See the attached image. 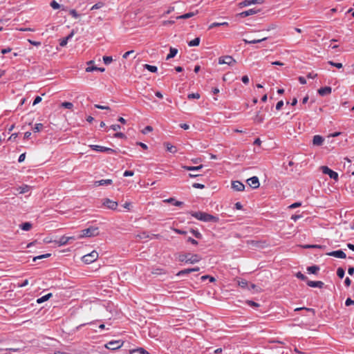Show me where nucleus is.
<instances>
[{
  "mask_svg": "<svg viewBox=\"0 0 354 354\" xmlns=\"http://www.w3.org/2000/svg\"><path fill=\"white\" fill-rule=\"evenodd\" d=\"M52 295H53L52 293H48L47 295H45L42 296L41 297L38 298L37 299V302L38 304H41L44 301L48 300L52 297Z\"/></svg>",
  "mask_w": 354,
  "mask_h": 354,
  "instance_id": "c85d7f7f",
  "label": "nucleus"
},
{
  "mask_svg": "<svg viewBox=\"0 0 354 354\" xmlns=\"http://www.w3.org/2000/svg\"><path fill=\"white\" fill-rule=\"evenodd\" d=\"M192 187L196 189H203L205 187V185L201 183H194L192 185Z\"/></svg>",
  "mask_w": 354,
  "mask_h": 354,
  "instance_id": "0e129e2a",
  "label": "nucleus"
},
{
  "mask_svg": "<svg viewBox=\"0 0 354 354\" xmlns=\"http://www.w3.org/2000/svg\"><path fill=\"white\" fill-rule=\"evenodd\" d=\"M245 303L247 304H248L250 306L253 307V308H257L260 306L259 304H258L254 301H252V300H247L245 301Z\"/></svg>",
  "mask_w": 354,
  "mask_h": 354,
  "instance_id": "49530a36",
  "label": "nucleus"
},
{
  "mask_svg": "<svg viewBox=\"0 0 354 354\" xmlns=\"http://www.w3.org/2000/svg\"><path fill=\"white\" fill-rule=\"evenodd\" d=\"M304 248L309 249V248H319V249H324L326 245H305L303 246Z\"/></svg>",
  "mask_w": 354,
  "mask_h": 354,
  "instance_id": "c9c22d12",
  "label": "nucleus"
},
{
  "mask_svg": "<svg viewBox=\"0 0 354 354\" xmlns=\"http://www.w3.org/2000/svg\"><path fill=\"white\" fill-rule=\"evenodd\" d=\"M122 346V342L120 341H111L106 344V347L110 350H115Z\"/></svg>",
  "mask_w": 354,
  "mask_h": 354,
  "instance_id": "9d476101",
  "label": "nucleus"
},
{
  "mask_svg": "<svg viewBox=\"0 0 354 354\" xmlns=\"http://www.w3.org/2000/svg\"><path fill=\"white\" fill-rule=\"evenodd\" d=\"M144 68L147 69L149 71H150L151 73H156L158 71L157 66L149 65V64H145Z\"/></svg>",
  "mask_w": 354,
  "mask_h": 354,
  "instance_id": "f704fd0d",
  "label": "nucleus"
},
{
  "mask_svg": "<svg viewBox=\"0 0 354 354\" xmlns=\"http://www.w3.org/2000/svg\"><path fill=\"white\" fill-rule=\"evenodd\" d=\"M131 354H150L148 351H147L143 348H138L137 349H134L130 351Z\"/></svg>",
  "mask_w": 354,
  "mask_h": 354,
  "instance_id": "bb28decb",
  "label": "nucleus"
},
{
  "mask_svg": "<svg viewBox=\"0 0 354 354\" xmlns=\"http://www.w3.org/2000/svg\"><path fill=\"white\" fill-rule=\"evenodd\" d=\"M175 257L179 262L190 264L198 263L202 259L199 254L190 252H178L175 254Z\"/></svg>",
  "mask_w": 354,
  "mask_h": 354,
  "instance_id": "f257e3e1",
  "label": "nucleus"
},
{
  "mask_svg": "<svg viewBox=\"0 0 354 354\" xmlns=\"http://www.w3.org/2000/svg\"><path fill=\"white\" fill-rule=\"evenodd\" d=\"M9 55L8 56H3V57H1V58L3 59H6V58H9L10 59H12L13 57H15L18 55L17 53H8Z\"/></svg>",
  "mask_w": 354,
  "mask_h": 354,
  "instance_id": "4d7b16f0",
  "label": "nucleus"
},
{
  "mask_svg": "<svg viewBox=\"0 0 354 354\" xmlns=\"http://www.w3.org/2000/svg\"><path fill=\"white\" fill-rule=\"evenodd\" d=\"M32 227V225L30 222H25L19 225V227L24 231H29Z\"/></svg>",
  "mask_w": 354,
  "mask_h": 354,
  "instance_id": "a878e982",
  "label": "nucleus"
},
{
  "mask_svg": "<svg viewBox=\"0 0 354 354\" xmlns=\"http://www.w3.org/2000/svg\"><path fill=\"white\" fill-rule=\"evenodd\" d=\"M264 3V0H245L239 3L240 8L248 6L252 4H262Z\"/></svg>",
  "mask_w": 354,
  "mask_h": 354,
  "instance_id": "1a4fd4ad",
  "label": "nucleus"
},
{
  "mask_svg": "<svg viewBox=\"0 0 354 354\" xmlns=\"http://www.w3.org/2000/svg\"><path fill=\"white\" fill-rule=\"evenodd\" d=\"M94 106L97 109H102V110H110V107L108 106H102V105H100V104H95Z\"/></svg>",
  "mask_w": 354,
  "mask_h": 354,
  "instance_id": "bf43d9fd",
  "label": "nucleus"
},
{
  "mask_svg": "<svg viewBox=\"0 0 354 354\" xmlns=\"http://www.w3.org/2000/svg\"><path fill=\"white\" fill-rule=\"evenodd\" d=\"M248 184L253 189L258 188L260 185L259 178L257 176H252L248 179Z\"/></svg>",
  "mask_w": 354,
  "mask_h": 354,
  "instance_id": "9b49d317",
  "label": "nucleus"
},
{
  "mask_svg": "<svg viewBox=\"0 0 354 354\" xmlns=\"http://www.w3.org/2000/svg\"><path fill=\"white\" fill-rule=\"evenodd\" d=\"M189 232L194 236L196 239H201L203 238L202 234L197 230L191 228Z\"/></svg>",
  "mask_w": 354,
  "mask_h": 354,
  "instance_id": "2f4dec72",
  "label": "nucleus"
},
{
  "mask_svg": "<svg viewBox=\"0 0 354 354\" xmlns=\"http://www.w3.org/2000/svg\"><path fill=\"white\" fill-rule=\"evenodd\" d=\"M50 6L53 9H59L60 8V5L55 0H53L50 2Z\"/></svg>",
  "mask_w": 354,
  "mask_h": 354,
  "instance_id": "3c124183",
  "label": "nucleus"
},
{
  "mask_svg": "<svg viewBox=\"0 0 354 354\" xmlns=\"http://www.w3.org/2000/svg\"><path fill=\"white\" fill-rule=\"evenodd\" d=\"M283 106V101L280 100L276 104V109L279 111L282 108Z\"/></svg>",
  "mask_w": 354,
  "mask_h": 354,
  "instance_id": "69168bd1",
  "label": "nucleus"
},
{
  "mask_svg": "<svg viewBox=\"0 0 354 354\" xmlns=\"http://www.w3.org/2000/svg\"><path fill=\"white\" fill-rule=\"evenodd\" d=\"M197 13H198V11H196V12H187V13H185L184 15L178 16L176 17V19H189V18H191V17H194Z\"/></svg>",
  "mask_w": 354,
  "mask_h": 354,
  "instance_id": "412c9836",
  "label": "nucleus"
},
{
  "mask_svg": "<svg viewBox=\"0 0 354 354\" xmlns=\"http://www.w3.org/2000/svg\"><path fill=\"white\" fill-rule=\"evenodd\" d=\"M134 174V172L133 171H131V170H126L124 174H123V176H125V177H127V176H133Z\"/></svg>",
  "mask_w": 354,
  "mask_h": 354,
  "instance_id": "e2e57ef3",
  "label": "nucleus"
},
{
  "mask_svg": "<svg viewBox=\"0 0 354 354\" xmlns=\"http://www.w3.org/2000/svg\"><path fill=\"white\" fill-rule=\"evenodd\" d=\"M94 71L104 72L105 69L104 68H99L97 66H88L86 68V72H92Z\"/></svg>",
  "mask_w": 354,
  "mask_h": 354,
  "instance_id": "473e14b6",
  "label": "nucleus"
},
{
  "mask_svg": "<svg viewBox=\"0 0 354 354\" xmlns=\"http://www.w3.org/2000/svg\"><path fill=\"white\" fill-rule=\"evenodd\" d=\"M69 14L75 19H77L80 17V15L73 9L70 10Z\"/></svg>",
  "mask_w": 354,
  "mask_h": 354,
  "instance_id": "5fc2aeb1",
  "label": "nucleus"
},
{
  "mask_svg": "<svg viewBox=\"0 0 354 354\" xmlns=\"http://www.w3.org/2000/svg\"><path fill=\"white\" fill-rule=\"evenodd\" d=\"M201 97L200 94L198 93H189L187 95V98L189 100H192V99H199Z\"/></svg>",
  "mask_w": 354,
  "mask_h": 354,
  "instance_id": "a18cd8bd",
  "label": "nucleus"
},
{
  "mask_svg": "<svg viewBox=\"0 0 354 354\" xmlns=\"http://www.w3.org/2000/svg\"><path fill=\"white\" fill-rule=\"evenodd\" d=\"M324 142V138L319 135H315L313 138V145L315 146H321Z\"/></svg>",
  "mask_w": 354,
  "mask_h": 354,
  "instance_id": "f3484780",
  "label": "nucleus"
},
{
  "mask_svg": "<svg viewBox=\"0 0 354 354\" xmlns=\"http://www.w3.org/2000/svg\"><path fill=\"white\" fill-rule=\"evenodd\" d=\"M102 205L106 208L112 210H115L118 207V202L113 201L109 198H104L102 201Z\"/></svg>",
  "mask_w": 354,
  "mask_h": 354,
  "instance_id": "6e6552de",
  "label": "nucleus"
},
{
  "mask_svg": "<svg viewBox=\"0 0 354 354\" xmlns=\"http://www.w3.org/2000/svg\"><path fill=\"white\" fill-rule=\"evenodd\" d=\"M99 234V229L97 227L90 226L86 229L82 230L78 235L77 239H82L84 237H93Z\"/></svg>",
  "mask_w": 354,
  "mask_h": 354,
  "instance_id": "7ed1b4c3",
  "label": "nucleus"
},
{
  "mask_svg": "<svg viewBox=\"0 0 354 354\" xmlns=\"http://www.w3.org/2000/svg\"><path fill=\"white\" fill-rule=\"evenodd\" d=\"M44 128V125L41 123H37L35 124V127L32 128L34 132H39Z\"/></svg>",
  "mask_w": 354,
  "mask_h": 354,
  "instance_id": "4c0bfd02",
  "label": "nucleus"
},
{
  "mask_svg": "<svg viewBox=\"0 0 354 354\" xmlns=\"http://www.w3.org/2000/svg\"><path fill=\"white\" fill-rule=\"evenodd\" d=\"M352 304H354V300L351 299V298H347L345 301V305L346 306H349Z\"/></svg>",
  "mask_w": 354,
  "mask_h": 354,
  "instance_id": "774afa93",
  "label": "nucleus"
},
{
  "mask_svg": "<svg viewBox=\"0 0 354 354\" xmlns=\"http://www.w3.org/2000/svg\"><path fill=\"white\" fill-rule=\"evenodd\" d=\"M21 351L19 348H1V354H8L7 353H3L4 351H8L10 353L12 352H19Z\"/></svg>",
  "mask_w": 354,
  "mask_h": 354,
  "instance_id": "c756f323",
  "label": "nucleus"
},
{
  "mask_svg": "<svg viewBox=\"0 0 354 354\" xmlns=\"http://www.w3.org/2000/svg\"><path fill=\"white\" fill-rule=\"evenodd\" d=\"M176 233L178 234H182V235H186L187 234V231H185L183 230H180V229H177V228H174L173 230Z\"/></svg>",
  "mask_w": 354,
  "mask_h": 354,
  "instance_id": "13d9d810",
  "label": "nucleus"
},
{
  "mask_svg": "<svg viewBox=\"0 0 354 354\" xmlns=\"http://www.w3.org/2000/svg\"><path fill=\"white\" fill-rule=\"evenodd\" d=\"M189 273H191L190 269L189 268H187V269H184V270H180L176 274V276L181 277V276H183V275H185V274H189Z\"/></svg>",
  "mask_w": 354,
  "mask_h": 354,
  "instance_id": "79ce46f5",
  "label": "nucleus"
},
{
  "mask_svg": "<svg viewBox=\"0 0 354 354\" xmlns=\"http://www.w3.org/2000/svg\"><path fill=\"white\" fill-rule=\"evenodd\" d=\"M345 274V270L342 268H338L337 270V275L340 279H342L344 277Z\"/></svg>",
  "mask_w": 354,
  "mask_h": 354,
  "instance_id": "37998d69",
  "label": "nucleus"
},
{
  "mask_svg": "<svg viewBox=\"0 0 354 354\" xmlns=\"http://www.w3.org/2000/svg\"><path fill=\"white\" fill-rule=\"evenodd\" d=\"M12 189H14L13 194L17 195V192H19V194H24L28 192L30 190V186L25 185L18 188L13 187Z\"/></svg>",
  "mask_w": 354,
  "mask_h": 354,
  "instance_id": "2eb2a0df",
  "label": "nucleus"
},
{
  "mask_svg": "<svg viewBox=\"0 0 354 354\" xmlns=\"http://www.w3.org/2000/svg\"><path fill=\"white\" fill-rule=\"evenodd\" d=\"M327 255L339 259H345L346 257L345 252L341 250L330 252L327 253Z\"/></svg>",
  "mask_w": 354,
  "mask_h": 354,
  "instance_id": "f8f14e48",
  "label": "nucleus"
},
{
  "mask_svg": "<svg viewBox=\"0 0 354 354\" xmlns=\"http://www.w3.org/2000/svg\"><path fill=\"white\" fill-rule=\"evenodd\" d=\"M201 281H204L205 280H209L210 282L213 283L216 281V279L210 275H203L201 277Z\"/></svg>",
  "mask_w": 354,
  "mask_h": 354,
  "instance_id": "58836bf2",
  "label": "nucleus"
},
{
  "mask_svg": "<svg viewBox=\"0 0 354 354\" xmlns=\"http://www.w3.org/2000/svg\"><path fill=\"white\" fill-rule=\"evenodd\" d=\"M320 169L322 170L323 174L328 175L331 179H333L335 181L338 180V179H339L338 174L336 171L330 169L328 167L322 166L320 167Z\"/></svg>",
  "mask_w": 354,
  "mask_h": 354,
  "instance_id": "20e7f679",
  "label": "nucleus"
},
{
  "mask_svg": "<svg viewBox=\"0 0 354 354\" xmlns=\"http://www.w3.org/2000/svg\"><path fill=\"white\" fill-rule=\"evenodd\" d=\"M238 284L240 287L245 288L248 287V283L247 280L242 279L238 281Z\"/></svg>",
  "mask_w": 354,
  "mask_h": 354,
  "instance_id": "c03bdc74",
  "label": "nucleus"
},
{
  "mask_svg": "<svg viewBox=\"0 0 354 354\" xmlns=\"http://www.w3.org/2000/svg\"><path fill=\"white\" fill-rule=\"evenodd\" d=\"M114 137L117 138H126V136L122 132L115 133Z\"/></svg>",
  "mask_w": 354,
  "mask_h": 354,
  "instance_id": "680f3d73",
  "label": "nucleus"
},
{
  "mask_svg": "<svg viewBox=\"0 0 354 354\" xmlns=\"http://www.w3.org/2000/svg\"><path fill=\"white\" fill-rule=\"evenodd\" d=\"M167 201L169 202V203H173V204L175 206H181V205H183V202L176 201L173 198H169L168 200H167Z\"/></svg>",
  "mask_w": 354,
  "mask_h": 354,
  "instance_id": "ea45409f",
  "label": "nucleus"
},
{
  "mask_svg": "<svg viewBox=\"0 0 354 354\" xmlns=\"http://www.w3.org/2000/svg\"><path fill=\"white\" fill-rule=\"evenodd\" d=\"M218 64H227L232 66L236 63V60L230 55L222 56L218 58Z\"/></svg>",
  "mask_w": 354,
  "mask_h": 354,
  "instance_id": "423d86ee",
  "label": "nucleus"
},
{
  "mask_svg": "<svg viewBox=\"0 0 354 354\" xmlns=\"http://www.w3.org/2000/svg\"><path fill=\"white\" fill-rule=\"evenodd\" d=\"M103 61L105 64L108 65L111 63V62L113 61V59H112V57H111V56H104Z\"/></svg>",
  "mask_w": 354,
  "mask_h": 354,
  "instance_id": "09e8293b",
  "label": "nucleus"
},
{
  "mask_svg": "<svg viewBox=\"0 0 354 354\" xmlns=\"http://www.w3.org/2000/svg\"><path fill=\"white\" fill-rule=\"evenodd\" d=\"M259 11V10H257L255 8H252V9H249L248 10L243 11V12L239 13L238 15L242 18H244V17H248L250 15L257 14Z\"/></svg>",
  "mask_w": 354,
  "mask_h": 354,
  "instance_id": "4468645a",
  "label": "nucleus"
},
{
  "mask_svg": "<svg viewBox=\"0 0 354 354\" xmlns=\"http://www.w3.org/2000/svg\"><path fill=\"white\" fill-rule=\"evenodd\" d=\"M98 258V253L93 250L91 253L82 257V261L87 264L94 262Z\"/></svg>",
  "mask_w": 354,
  "mask_h": 354,
  "instance_id": "39448f33",
  "label": "nucleus"
},
{
  "mask_svg": "<svg viewBox=\"0 0 354 354\" xmlns=\"http://www.w3.org/2000/svg\"><path fill=\"white\" fill-rule=\"evenodd\" d=\"M332 88L330 86L322 87L318 90V93L321 96H325L331 93Z\"/></svg>",
  "mask_w": 354,
  "mask_h": 354,
  "instance_id": "6ab92c4d",
  "label": "nucleus"
},
{
  "mask_svg": "<svg viewBox=\"0 0 354 354\" xmlns=\"http://www.w3.org/2000/svg\"><path fill=\"white\" fill-rule=\"evenodd\" d=\"M153 130L152 127L151 126H147L145 127V129L142 131V133L146 134L148 132H151Z\"/></svg>",
  "mask_w": 354,
  "mask_h": 354,
  "instance_id": "052dcab7",
  "label": "nucleus"
},
{
  "mask_svg": "<svg viewBox=\"0 0 354 354\" xmlns=\"http://www.w3.org/2000/svg\"><path fill=\"white\" fill-rule=\"evenodd\" d=\"M203 165L199 166H187L184 165L182 167L187 171H198L203 168Z\"/></svg>",
  "mask_w": 354,
  "mask_h": 354,
  "instance_id": "b1692460",
  "label": "nucleus"
},
{
  "mask_svg": "<svg viewBox=\"0 0 354 354\" xmlns=\"http://www.w3.org/2000/svg\"><path fill=\"white\" fill-rule=\"evenodd\" d=\"M264 115L260 114V111L257 112L254 120L255 122L261 123L264 120Z\"/></svg>",
  "mask_w": 354,
  "mask_h": 354,
  "instance_id": "cd10ccee",
  "label": "nucleus"
},
{
  "mask_svg": "<svg viewBox=\"0 0 354 354\" xmlns=\"http://www.w3.org/2000/svg\"><path fill=\"white\" fill-rule=\"evenodd\" d=\"M232 187L235 191L241 192L243 191L245 189V185L239 180L233 181L232 183Z\"/></svg>",
  "mask_w": 354,
  "mask_h": 354,
  "instance_id": "ddd939ff",
  "label": "nucleus"
},
{
  "mask_svg": "<svg viewBox=\"0 0 354 354\" xmlns=\"http://www.w3.org/2000/svg\"><path fill=\"white\" fill-rule=\"evenodd\" d=\"M61 106L65 109H71L73 107V104L70 102H64L61 104Z\"/></svg>",
  "mask_w": 354,
  "mask_h": 354,
  "instance_id": "a19ab883",
  "label": "nucleus"
},
{
  "mask_svg": "<svg viewBox=\"0 0 354 354\" xmlns=\"http://www.w3.org/2000/svg\"><path fill=\"white\" fill-rule=\"evenodd\" d=\"M90 147L93 150L99 151V152H106L108 153H113L115 152V151L111 148L100 146V145H90Z\"/></svg>",
  "mask_w": 354,
  "mask_h": 354,
  "instance_id": "0eeeda50",
  "label": "nucleus"
},
{
  "mask_svg": "<svg viewBox=\"0 0 354 354\" xmlns=\"http://www.w3.org/2000/svg\"><path fill=\"white\" fill-rule=\"evenodd\" d=\"M41 101V97L40 96L37 95L35 97V98L33 101L32 105L35 106V105L37 104L38 103H39Z\"/></svg>",
  "mask_w": 354,
  "mask_h": 354,
  "instance_id": "338daca9",
  "label": "nucleus"
},
{
  "mask_svg": "<svg viewBox=\"0 0 354 354\" xmlns=\"http://www.w3.org/2000/svg\"><path fill=\"white\" fill-rule=\"evenodd\" d=\"M103 6H104V3L98 2L91 7V10L100 9V8H102Z\"/></svg>",
  "mask_w": 354,
  "mask_h": 354,
  "instance_id": "de8ad7c7",
  "label": "nucleus"
},
{
  "mask_svg": "<svg viewBox=\"0 0 354 354\" xmlns=\"http://www.w3.org/2000/svg\"><path fill=\"white\" fill-rule=\"evenodd\" d=\"M186 242L191 243L192 245H197L198 244V241L192 237H188L186 240Z\"/></svg>",
  "mask_w": 354,
  "mask_h": 354,
  "instance_id": "6e6d98bb",
  "label": "nucleus"
},
{
  "mask_svg": "<svg viewBox=\"0 0 354 354\" xmlns=\"http://www.w3.org/2000/svg\"><path fill=\"white\" fill-rule=\"evenodd\" d=\"M319 269H320L319 266L315 265V266H308L307 268V271L310 274H317L318 271L319 270Z\"/></svg>",
  "mask_w": 354,
  "mask_h": 354,
  "instance_id": "4be33fe9",
  "label": "nucleus"
},
{
  "mask_svg": "<svg viewBox=\"0 0 354 354\" xmlns=\"http://www.w3.org/2000/svg\"><path fill=\"white\" fill-rule=\"evenodd\" d=\"M190 214L193 217L203 222L218 223L219 221V218L218 216L209 214L205 212H192Z\"/></svg>",
  "mask_w": 354,
  "mask_h": 354,
  "instance_id": "f03ea898",
  "label": "nucleus"
},
{
  "mask_svg": "<svg viewBox=\"0 0 354 354\" xmlns=\"http://www.w3.org/2000/svg\"><path fill=\"white\" fill-rule=\"evenodd\" d=\"M164 145L166 147L167 151L172 153H175L177 151L176 147L171 145L169 142H165Z\"/></svg>",
  "mask_w": 354,
  "mask_h": 354,
  "instance_id": "5701e85b",
  "label": "nucleus"
},
{
  "mask_svg": "<svg viewBox=\"0 0 354 354\" xmlns=\"http://www.w3.org/2000/svg\"><path fill=\"white\" fill-rule=\"evenodd\" d=\"M113 183L111 179H102L100 180L95 181L94 185L95 186H103V185H109Z\"/></svg>",
  "mask_w": 354,
  "mask_h": 354,
  "instance_id": "aec40b11",
  "label": "nucleus"
},
{
  "mask_svg": "<svg viewBox=\"0 0 354 354\" xmlns=\"http://www.w3.org/2000/svg\"><path fill=\"white\" fill-rule=\"evenodd\" d=\"M177 53H178V49L171 47L169 49V53L167 55L166 59L169 60V59L174 57Z\"/></svg>",
  "mask_w": 354,
  "mask_h": 354,
  "instance_id": "393cba45",
  "label": "nucleus"
},
{
  "mask_svg": "<svg viewBox=\"0 0 354 354\" xmlns=\"http://www.w3.org/2000/svg\"><path fill=\"white\" fill-rule=\"evenodd\" d=\"M267 39V37H264V38H262V39H254V40H248V39H243V41H244V43L245 44H258V43H260L263 41H265Z\"/></svg>",
  "mask_w": 354,
  "mask_h": 354,
  "instance_id": "7c9ffc66",
  "label": "nucleus"
},
{
  "mask_svg": "<svg viewBox=\"0 0 354 354\" xmlns=\"http://www.w3.org/2000/svg\"><path fill=\"white\" fill-rule=\"evenodd\" d=\"M330 65L331 66H335L336 68H342V63H336V62H333V61H329L328 62Z\"/></svg>",
  "mask_w": 354,
  "mask_h": 354,
  "instance_id": "603ef678",
  "label": "nucleus"
},
{
  "mask_svg": "<svg viewBox=\"0 0 354 354\" xmlns=\"http://www.w3.org/2000/svg\"><path fill=\"white\" fill-rule=\"evenodd\" d=\"M306 284L308 286L312 287V288H322L324 286V282H322L321 281H310L309 279L308 280Z\"/></svg>",
  "mask_w": 354,
  "mask_h": 354,
  "instance_id": "a211bd4d",
  "label": "nucleus"
},
{
  "mask_svg": "<svg viewBox=\"0 0 354 354\" xmlns=\"http://www.w3.org/2000/svg\"><path fill=\"white\" fill-rule=\"evenodd\" d=\"M305 310L306 311L311 312V313H313V315H315V310L313 308L303 307V308H297L295 309V310Z\"/></svg>",
  "mask_w": 354,
  "mask_h": 354,
  "instance_id": "864d4df0",
  "label": "nucleus"
},
{
  "mask_svg": "<svg viewBox=\"0 0 354 354\" xmlns=\"http://www.w3.org/2000/svg\"><path fill=\"white\" fill-rule=\"evenodd\" d=\"M201 39L200 37H196L193 40L188 42L189 46H198L200 44Z\"/></svg>",
  "mask_w": 354,
  "mask_h": 354,
  "instance_id": "72a5a7b5",
  "label": "nucleus"
},
{
  "mask_svg": "<svg viewBox=\"0 0 354 354\" xmlns=\"http://www.w3.org/2000/svg\"><path fill=\"white\" fill-rule=\"evenodd\" d=\"M296 277L298 278L299 279L301 280V281H304L307 283L308 279V277L304 274L303 273H301V272H298L297 273H296L295 274Z\"/></svg>",
  "mask_w": 354,
  "mask_h": 354,
  "instance_id": "e433bc0d",
  "label": "nucleus"
},
{
  "mask_svg": "<svg viewBox=\"0 0 354 354\" xmlns=\"http://www.w3.org/2000/svg\"><path fill=\"white\" fill-rule=\"evenodd\" d=\"M50 256V254H41V255H39V256H37V257H35L33 258V261L35 262L37 259H44V258H47V257H49Z\"/></svg>",
  "mask_w": 354,
  "mask_h": 354,
  "instance_id": "8fccbe9b",
  "label": "nucleus"
},
{
  "mask_svg": "<svg viewBox=\"0 0 354 354\" xmlns=\"http://www.w3.org/2000/svg\"><path fill=\"white\" fill-rule=\"evenodd\" d=\"M70 239H73V236H62L58 241H55L59 245H65L70 243Z\"/></svg>",
  "mask_w": 354,
  "mask_h": 354,
  "instance_id": "dca6fc26",
  "label": "nucleus"
}]
</instances>
